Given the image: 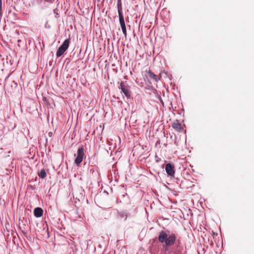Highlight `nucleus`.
Here are the masks:
<instances>
[{"instance_id":"nucleus-6","label":"nucleus","mask_w":254,"mask_h":254,"mask_svg":"<svg viewBox=\"0 0 254 254\" xmlns=\"http://www.w3.org/2000/svg\"><path fill=\"white\" fill-rule=\"evenodd\" d=\"M165 170L167 173L170 176H174L175 174L174 166V165L168 163L165 167Z\"/></svg>"},{"instance_id":"nucleus-7","label":"nucleus","mask_w":254,"mask_h":254,"mask_svg":"<svg viewBox=\"0 0 254 254\" xmlns=\"http://www.w3.org/2000/svg\"><path fill=\"white\" fill-rule=\"evenodd\" d=\"M173 128L178 132H181L183 129L182 125L178 120L175 121L172 125Z\"/></svg>"},{"instance_id":"nucleus-2","label":"nucleus","mask_w":254,"mask_h":254,"mask_svg":"<svg viewBox=\"0 0 254 254\" xmlns=\"http://www.w3.org/2000/svg\"><path fill=\"white\" fill-rule=\"evenodd\" d=\"M69 39H66L63 44L59 48L56 53L57 57H60L64 54L65 51L68 49L69 45Z\"/></svg>"},{"instance_id":"nucleus-9","label":"nucleus","mask_w":254,"mask_h":254,"mask_svg":"<svg viewBox=\"0 0 254 254\" xmlns=\"http://www.w3.org/2000/svg\"><path fill=\"white\" fill-rule=\"evenodd\" d=\"M148 76L151 79L154 80L155 81H158L159 78L152 71L149 70L148 72Z\"/></svg>"},{"instance_id":"nucleus-11","label":"nucleus","mask_w":254,"mask_h":254,"mask_svg":"<svg viewBox=\"0 0 254 254\" xmlns=\"http://www.w3.org/2000/svg\"><path fill=\"white\" fill-rule=\"evenodd\" d=\"M120 8L121 9V12L122 13V4H121V1L119 0H118V13L119 14Z\"/></svg>"},{"instance_id":"nucleus-8","label":"nucleus","mask_w":254,"mask_h":254,"mask_svg":"<svg viewBox=\"0 0 254 254\" xmlns=\"http://www.w3.org/2000/svg\"><path fill=\"white\" fill-rule=\"evenodd\" d=\"M43 210L40 207H36L34 210V214L36 217H40L43 215Z\"/></svg>"},{"instance_id":"nucleus-3","label":"nucleus","mask_w":254,"mask_h":254,"mask_svg":"<svg viewBox=\"0 0 254 254\" xmlns=\"http://www.w3.org/2000/svg\"><path fill=\"white\" fill-rule=\"evenodd\" d=\"M84 155V148L81 147L78 149L76 154V157L75 159L74 163L78 166L82 162ZM76 156V154H75Z\"/></svg>"},{"instance_id":"nucleus-13","label":"nucleus","mask_w":254,"mask_h":254,"mask_svg":"<svg viewBox=\"0 0 254 254\" xmlns=\"http://www.w3.org/2000/svg\"><path fill=\"white\" fill-rule=\"evenodd\" d=\"M38 3H41L43 0H36Z\"/></svg>"},{"instance_id":"nucleus-5","label":"nucleus","mask_w":254,"mask_h":254,"mask_svg":"<svg viewBox=\"0 0 254 254\" xmlns=\"http://www.w3.org/2000/svg\"><path fill=\"white\" fill-rule=\"evenodd\" d=\"M119 20H120V24H121V28H122V31H123V34H124V35L125 36H127V30H126V24H125V20H124V16H123V13H122L121 12V9H120L119 10Z\"/></svg>"},{"instance_id":"nucleus-4","label":"nucleus","mask_w":254,"mask_h":254,"mask_svg":"<svg viewBox=\"0 0 254 254\" xmlns=\"http://www.w3.org/2000/svg\"><path fill=\"white\" fill-rule=\"evenodd\" d=\"M119 88L121 89L122 92H123L125 96L127 98H129L130 96V92L129 90V86L124 83L123 82H122L120 83Z\"/></svg>"},{"instance_id":"nucleus-10","label":"nucleus","mask_w":254,"mask_h":254,"mask_svg":"<svg viewBox=\"0 0 254 254\" xmlns=\"http://www.w3.org/2000/svg\"><path fill=\"white\" fill-rule=\"evenodd\" d=\"M38 176L40 178L42 179H44L46 177L47 174L46 173V171L45 169H42L40 170V172L38 173Z\"/></svg>"},{"instance_id":"nucleus-12","label":"nucleus","mask_w":254,"mask_h":254,"mask_svg":"<svg viewBox=\"0 0 254 254\" xmlns=\"http://www.w3.org/2000/svg\"><path fill=\"white\" fill-rule=\"evenodd\" d=\"M2 15V0H0V17Z\"/></svg>"},{"instance_id":"nucleus-1","label":"nucleus","mask_w":254,"mask_h":254,"mask_svg":"<svg viewBox=\"0 0 254 254\" xmlns=\"http://www.w3.org/2000/svg\"><path fill=\"white\" fill-rule=\"evenodd\" d=\"M169 231H161L159 233L158 241L161 243H165L166 245L165 251L169 250L168 246H173L177 240L176 234L172 233L169 235Z\"/></svg>"}]
</instances>
